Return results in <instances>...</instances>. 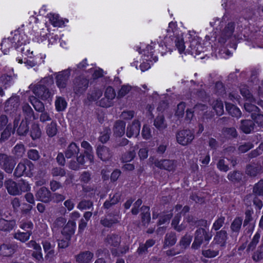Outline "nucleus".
<instances>
[{
  "instance_id": "54",
  "label": "nucleus",
  "mask_w": 263,
  "mask_h": 263,
  "mask_svg": "<svg viewBox=\"0 0 263 263\" xmlns=\"http://www.w3.org/2000/svg\"><path fill=\"white\" fill-rule=\"evenodd\" d=\"M133 88V87L128 84L122 85L118 92L117 97L120 98L124 97L128 94Z\"/></svg>"
},
{
  "instance_id": "24",
  "label": "nucleus",
  "mask_w": 263,
  "mask_h": 263,
  "mask_svg": "<svg viewBox=\"0 0 263 263\" xmlns=\"http://www.w3.org/2000/svg\"><path fill=\"white\" fill-rule=\"evenodd\" d=\"M16 226V221L14 219L7 220L4 218H0V230L8 232L12 230Z\"/></svg>"
},
{
  "instance_id": "30",
  "label": "nucleus",
  "mask_w": 263,
  "mask_h": 263,
  "mask_svg": "<svg viewBox=\"0 0 263 263\" xmlns=\"http://www.w3.org/2000/svg\"><path fill=\"white\" fill-rule=\"evenodd\" d=\"M119 220L117 217L114 216L111 217L110 214L108 215V217L102 218L100 220V223L104 227L110 228L114 224L118 223Z\"/></svg>"
},
{
  "instance_id": "56",
  "label": "nucleus",
  "mask_w": 263,
  "mask_h": 263,
  "mask_svg": "<svg viewBox=\"0 0 263 263\" xmlns=\"http://www.w3.org/2000/svg\"><path fill=\"white\" fill-rule=\"evenodd\" d=\"M244 108L246 111L251 113V115L259 111V108L256 105L249 103H245Z\"/></svg>"
},
{
  "instance_id": "17",
  "label": "nucleus",
  "mask_w": 263,
  "mask_h": 263,
  "mask_svg": "<svg viewBox=\"0 0 263 263\" xmlns=\"http://www.w3.org/2000/svg\"><path fill=\"white\" fill-rule=\"evenodd\" d=\"M35 197L37 200L47 203L51 200V192L47 188L42 187L37 191Z\"/></svg>"
},
{
  "instance_id": "59",
  "label": "nucleus",
  "mask_w": 263,
  "mask_h": 263,
  "mask_svg": "<svg viewBox=\"0 0 263 263\" xmlns=\"http://www.w3.org/2000/svg\"><path fill=\"white\" fill-rule=\"evenodd\" d=\"M66 219L62 217L57 218L52 224L53 229H58L62 227L64 224L66 223Z\"/></svg>"
},
{
  "instance_id": "5",
  "label": "nucleus",
  "mask_w": 263,
  "mask_h": 263,
  "mask_svg": "<svg viewBox=\"0 0 263 263\" xmlns=\"http://www.w3.org/2000/svg\"><path fill=\"white\" fill-rule=\"evenodd\" d=\"M70 73L71 69L68 68L54 74L55 84L61 91H62L66 88Z\"/></svg>"
},
{
  "instance_id": "46",
  "label": "nucleus",
  "mask_w": 263,
  "mask_h": 263,
  "mask_svg": "<svg viewBox=\"0 0 263 263\" xmlns=\"http://www.w3.org/2000/svg\"><path fill=\"white\" fill-rule=\"evenodd\" d=\"M212 107L218 116L222 115L224 112L223 105L221 101H214L212 103Z\"/></svg>"
},
{
  "instance_id": "15",
  "label": "nucleus",
  "mask_w": 263,
  "mask_h": 263,
  "mask_svg": "<svg viewBox=\"0 0 263 263\" xmlns=\"http://www.w3.org/2000/svg\"><path fill=\"white\" fill-rule=\"evenodd\" d=\"M4 185L9 194L13 196L20 195V191L18 187V183L12 179H9L6 180L4 182Z\"/></svg>"
},
{
  "instance_id": "10",
  "label": "nucleus",
  "mask_w": 263,
  "mask_h": 263,
  "mask_svg": "<svg viewBox=\"0 0 263 263\" xmlns=\"http://www.w3.org/2000/svg\"><path fill=\"white\" fill-rule=\"evenodd\" d=\"M235 29V23L234 22L229 23L224 29L221 31L218 41L220 43L224 44L230 39L233 34Z\"/></svg>"
},
{
  "instance_id": "13",
  "label": "nucleus",
  "mask_w": 263,
  "mask_h": 263,
  "mask_svg": "<svg viewBox=\"0 0 263 263\" xmlns=\"http://www.w3.org/2000/svg\"><path fill=\"white\" fill-rule=\"evenodd\" d=\"M97 154L102 161H108L111 159L112 153L110 149L104 145H99L97 148Z\"/></svg>"
},
{
  "instance_id": "42",
  "label": "nucleus",
  "mask_w": 263,
  "mask_h": 263,
  "mask_svg": "<svg viewBox=\"0 0 263 263\" xmlns=\"http://www.w3.org/2000/svg\"><path fill=\"white\" fill-rule=\"evenodd\" d=\"M46 134L50 137L55 136L58 132L57 124L55 121H52L47 125L46 127Z\"/></svg>"
},
{
  "instance_id": "4",
  "label": "nucleus",
  "mask_w": 263,
  "mask_h": 263,
  "mask_svg": "<svg viewBox=\"0 0 263 263\" xmlns=\"http://www.w3.org/2000/svg\"><path fill=\"white\" fill-rule=\"evenodd\" d=\"M16 164L13 156L6 153H0V167L7 174H11Z\"/></svg>"
},
{
  "instance_id": "43",
  "label": "nucleus",
  "mask_w": 263,
  "mask_h": 263,
  "mask_svg": "<svg viewBox=\"0 0 263 263\" xmlns=\"http://www.w3.org/2000/svg\"><path fill=\"white\" fill-rule=\"evenodd\" d=\"M141 209L142 211V221L144 225L147 224L151 220L150 213L149 212V208L146 206H142Z\"/></svg>"
},
{
  "instance_id": "53",
  "label": "nucleus",
  "mask_w": 263,
  "mask_h": 263,
  "mask_svg": "<svg viewBox=\"0 0 263 263\" xmlns=\"http://www.w3.org/2000/svg\"><path fill=\"white\" fill-rule=\"evenodd\" d=\"M27 156L29 160L36 161L40 159V154L37 150L30 149L27 152Z\"/></svg>"
},
{
  "instance_id": "18",
  "label": "nucleus",
  "mask_w": 263,
  "mask_h": 263,
  "mask_svg": "<svg viewBox=\"0 0 263 263\" xmlns=\"http://www.w3.org/2000/svg\"><path fill=\"white\" fill-rule=\"evenodd\" d=\"M140 129V123L138 120H135L132 124L128 125L126 130V136L128 138L139 135Z\"/></svg>"
},
{
  "instance_id": "41",
  "label": "nucleus",
  "mask_w": 263,
  "mask_h": 263,
  "mask_svg": "<svg viewBox=\"0 0 263 263\" xmlns=\"http://www.w3.org/2000/svg\"><path fill=\"white\" fill-rule=\"evenodd\" d=\"M32 234V232H17L13 234L15 239L20 240L22 242H25L29 240L30 236Z\"/></svg>"
},
{
  "instance_id": "57",
  "label": "nucleus",
  "mask_w": 263,
  "mask_h": 263,
  "mask_svg": "<svg viewBox=\"0 0 263 263\" xmlns=\"http://www.w3.org/2000/svg\"><path fill=\"white\" fill-rule=\"evenodd\" d=\"M217 168L221 171L227 172L229 170V167L227 161L223 158H220L217 164Z\"/></svg>"
},
{
  "instance_id": "28",
  "label": "nucleus",
  "mask_w": 263,
  "mask_h": 263,
  "mask_svg": "<svg viewBox=\"0 0 263 263\" xmlns=\"http://www.w3.org/2000/svg\"><path fill=\"white\" fill-rule=\"evenodd\" d=\"M79 146L74 142H71L65 151V157L68 159L74 157L79 153Z\"/></svg>"
},
{
  "instance_id": "35",
  "label": "nucleus",
  "mask_w": 263,
  "mask_h": 263,
  "mask_svg": "<svg viewBox=\"0 0 263 263\" xmlns=\"http://www.w3.org/2000/svg\"><path fill=\"white\" fill-rule=\"evenodd\" d=\"M226 108L228 113L232 117L239 118L241 116V111L234 105L229 103H226Z\"/></svg>"
},
{
  "instance_id": "6",
  "label": "nucleus",
  "mask_w": 263,
  "mask_h": 263,
  "mask_svg": "<svg viewBox=\"0 0 263 263\" xmlns=\"http://www.w3.org/2000/svg\"><path fill=\"white\" fill-rule=\"evenodd\" d=\"M177 142L181 145L186 146L192 142L195 138L194 132L188 129H182L176 134Z\"/></svg>"
},
{
  "instance_id": "14",
  "label": "nucleus",
  "mask_w": 263,
  "mask_h": 263,
  "mask_svg": "<svg viewBox=\"0 0 263 263\" xmlns=\"http://www.w3.org/2000/svg\"><path fill=\"white\" fill-rule=\"evenodd\" d=\"M243 219L241 217H237L234 218L230 225L231 236L236 237L239 233Z\"/></svg>"
},
{
  "instance_id": "1",
  "label": "nucleus",
  "mask_w": 263,
  "mask_h": 263,
  "mask_svg": "<svg viewBox=\"0 0 263 263\" xmlns=\"http://www.w3.org/2000/svg\"><path fill=\"white\" fill-rule=\"evenodd\" d=\"M29 88L35 98L43 101H51L53 93L45 85L37 83L34 85H31Z\"/></svg>"
},
{
  "instance_id": "32",
  "label": "nucleus",
  "mask_w": 263,
  "mask_h": 263,
  "mask_svg": "<svg viewBox=\"0 0 263 263\" xmlns=\"http://www.w3.org/2000/svg\"><path fill=\"white\" fill-rule=\"evenodd\" d=\"M15 246L3 244L0 247V254L4 256H10L15 252Z\"/></svg>"
},
{
  "instance_id": "26",
  "label": "nucleus",
  "mask_w": 263,
  "mask_h": 263,
  "mask_svg": "<svg viewBox=\"0 0 263 263\" xmlns=\"http://www.w3.org/2000/svg\"><path fill=\"white\" fill-rule=\"evenodd\" d=\"M126 123L121 120L117 121L114 125L113 132L114 134L116 137H121L125 133Z\"/></svg>"
},
{
  "instance_id": "61",
  "label": "nucleus",
  "mask_w": 263,
  "mask_h": 263,
  "mask_svg": "<svg viewBox=\"0 0 263 263\" xmlns=\"http://www.w3.org/2000/svg\"><path fill=\"white\" fill-rule=\"evenodd\" d=\"M49 20L51 23L55 27H60L63 24L62 21L59 19V16L57 14H49Z\"/></svg>"
},
{
  "instance_id": "48",
  "label": "nucleus",
  "mask_w": 263,
  "mask_h": 263,
  "mask_svg": "<svg viewBox=\"0 0 263 263\" xmlns=\"http://www.w3.org/2000/svg\"><path fill=\"white\" fill-rule=\"evenodd\" d=\"M12 81V78L11 76L4 74L0 76V84H2L5 89H7Z\"/></svg>"
},
{
  "instance_id": "60",
  "label": "nucleus",
  "mask_w": 263,
  "mask_h": 263,
  "mask_svg": "<svg viewBox=\"0 0 263 263\" xmlns=\"http://www.w3.org/2000/svg\"><path fill=\"white\" fill-rule=\"evenodd\" d=\"M20 227L26 232L31 231L33 228V224L30 221H21L20 222Z\"/></svg>"
},
{
  "instance_id": "64",
  "label": "nucleus",
  "mask_w": 263,
  "mask_h": 263,
  "mask_svg": "<svg viewBox=\"0 0 263 263\" xmlns=\"http://www.w3.org/2000/svg\"><path fill=\"white\" fill-rule=\"evenodd\" d=\"M116 95L114 89L110 86L107 87L104 93V96L112 101L115 99Z\"/></svg>"
},
{
  "instance_id": "38",
  "label": "nucleus",
  "mask_w": 263,
  "mask_h": 263,
  "mask_svg": "<svg viewBox=\"0 0 263 263\" xmlns=\"http://www.w3.org/2000/svg\"><path fill=\"white\" fill-rule=\"evenodd\" d=\"M222 135L228 139L236 138L238 136V133L234 127H224L222 129Z\"/></svg>"
},
{
  "instance_id": "16",
  "label": "nucleus",
  "mask_w": 263,
  "mask_h": 263,
  "mask_svg": "<svg viewBox=\"0 0 263 263\" xmlns=\"http://www.w3.org/2000/svg\"><path fill=\"white\" fill-rule=\"evenodd\" d=\"M76 227V222L73 221H68L63 228L61 233L65 238L71 239V236L74 234Z\"/></svg>"
},
{
  "instance_id": "7",
  "label": "nucleus",
  "mask_w": 263,
  "mask_h": 263,
  "mask_svg": "<svg viewBox=\"0 0 263 263\" xmlns=\"http://www.w3.org/2000/svg\"><path fill=\"white\" fill-rule=\"evenodd\" d=\"M154 164L160 169L174 172L177 167V161L171 159L156 160L154 162Z\"/></svg>"
},
{
  "instance_id": "2",
  "label": "nucleus",
  "mask_w": 263,
  "mask_h": 263,
  "mask_svg": "<svg viewBox=\"0 0 263 263\" xmlns=\"http://www.w3.org/2000/svg\"><path fill=\"white\" fill-rule=\"evenodd\" d=\"M34 167V164L30 160L26 159L17 164L14 170L13 175L16 178H20L24 175L31 177L33 175L32 171Z\"/></svg>"
},
{
  "instance_id": "22",
  "label": "nucleus",
  "mask_w": 263,
  "mask_h": 263,
  "mask_svg": "<svg viewBox=\"0 0 263 263\" xmlns=\"http://www.w3.org/2000/svg\"><path fill=\"white\" fill-rule=\"evenodd\" d=\"M192 240V236L187 233L180 238L177 246L182 253L190 246Z\"/></svg>"
},
{
  "instance_id": "11",
  "label": "nucleus",
  "mask_w": 263,
  "mask_h": 263,
  "mask_svg": "<svg viewBox=\"0 0 263 263\" xmlns=\"http://www.w3.org/2000/svg\"><path fill=\"white\" fill-rule=\"evenodd\" d=\"M20 105V98L17 96H12L8 99L5 104V110L7 112L16 111Z\"/></svg>"
},
{
  "instance_id": "3",
  "label": "nucleus",
  "mask_w": 263,
  "mask_h": 263,
  "mask_svg": "<svg viewBox=\"0 0 263 263\" xmlns=\"http://www.w3.org/2000/svg\"><path fill=\"white\" fill-rule=\"evenodd\" d=\"M212 237V235L205 229L202 228L197 229L194 233V239L191 248L193 250L199 249L204 241L208 243Z\"/></svg>"
},
{
  "instance_id": "40",
  "label": "nucleus",
  "mask_w": 263,
  "mask_h": 263,
  "mask_svg": "<svg viewBox=\"0 0 263 263\" xmlns=\"http://www.w3.org/2000/svg\"><path fill=\"white\" fill-rule=\"evenodd\" d=\"M42 134L41 130L39 124L34 123L32 124L30 129V136L33 140L39 139L41 137Z\"/></svg>"
},
{
  "instance_id": "23",
  "label": "nucleus",
  "mask_w": 263,
  "mask_h": 263,
  "mask_svg": "<svg viewBox=\"0 0 263 263\" xmlns=\"http://www.w3.org/2000/svg\"><path fill=\"white\" fill-rule=\"evenodd\" d=\"M177 240V236L175 232H170L167 233L164 239L163 248L173 246L176 243Z\"/></svg>"
},
{
  "instance_id": "58",
  "label": "nucleus",
  "mask_w": 263,
  "mask_h": 263,
  "mask_svg": "<svg viewBox=\"0 0 263 263\" xmlns=\"http://www.w3.org/2000/svg\"><path fill=\"white\" fill-rule=\"evenodd\" d=\"M51 174L53 177H63L66 175V171L63 168L55 167L51 170Z\"/></svg>"
},
{
  "instance_id": "39",
  "label": "nucleus",
  "mask_w": 263,
  "mask_h": 263,
  "mask_svg": "<svg viewBox=\"0 0 263 263\" xmlns=\"http://www.w3.org/2000/svg\"><path fill=\"white\" fill-rule=\"evenodd\" d=\"M260 237V234L257 232L253 237L251 241L248 245L246 251L249 253L254 250L258 243L259 242V239Z\"/></svg>"
},
{
  "instance_id": "33",
  "label": "nucleus",
  "mask_w": 263,
  "mask_h": 263,
  "mask_svg": "<svg viewBox=\"0 0 263 263\" xmlns=\"http://www.w3.org/2000/svg\"><path fill=\"white\" fill-rule=\"evenodd\" d=\"M154 125L160 131H162L167 127V123L163 115L158 116L154 120Z\"/></svg>"
},
{
  "instance_id": "62",
  "label": "nucleus",
  "mask_w": 263,
  "mask_h": 263,
  "mask_svg": "<svg viewBox=\"0 0 263 263\" xmlns=\"http://www.w3.org/2000/svg\"><path fill=\"white\" fill-rule=\"evenodd\" d=\"M18 190L20 191V195L22 192H27L30 190V186L27 182L24 180H21L18 183Z\"/></svg>"
},
{
  "instance_id": "36",
  "label": "nucleus",
  "mask_w": 263,
  "mask_h": 263,
  "mask_svg": "<svg viewBox=\"0 0 263 263\" xmlns=\"http://www.w3.org/2000/svg\"><path fill=\"white\" fill-rule=\"evenodd\" d=\"M22 110L24 115L25 116V119L28 120V119L33 118V119H35L34 116V112L31 107L27 103H24L22 106Z\"/></svg>"
},
{
  "instance_id": "51",
  "label": "nucleus",
  "mask_w": 263,
  "mask_h": 263,
  "mask_svg": "<svg viewBox=\"0 0 263 263\" xmlns=\"http://www.w3.org/2000/svg\"><path fill=\"white\" fill-rule=\"evenodd\" d=\"M11 129L12 127L10 124L7 125L1 133L0 142H4L9 139L11 136Z\"/></svg>"
},
{
  "instance_id": "9",
  "label": "nucleus",
  "mask_w": 263,
  "mask_h": 263,
  "mask_svg": "<svg viewBox=\"0 0 263 263\" xmlns=\"http://www.w3.org/2000/svg\"><path fill=\"white\" fill-rule=\"evenodd\" d=\"M88 80L82 77H79L74 79L73 90L78 95L84 93L88 87Z\"/></svg>"
},
{
  "instance_id": "47",
  "label": "nucleus",
  "mask_w": 263,
  "mask_h": 263,
  "mask_svg": "<svg viewBox=\"0 0 263 263\" xmlns=\"http://www.w3.org/2000/svg\"><path fill=\"white\" fill-rule=\"evenodd\" d=\"M102 90L95 88L90 93L87 95V99L89 101H96L99 99L102 95Z\"/></svg>"
},
{
  "instance_id": "25",
  "label": "nucleus",
  "mask_w": 263,
  "mask_h": 263,
  "mask_svg": "<svg viewBox=\"0 0 263 263\" xmlns=\"http://www.w3.org/2000/svg\"><path fill=\"white\" fill-rule=\"evenodd\" d=\"M105 242L110 246L118 247L121 242V237L116 234L112 233L107 235Z\"/></svg>"
},
{
  "instance_id": "19",
  "label": "nucleus",
  "mask_w": 263,
  "mask_h": 263,
  "mask_svg": "<svg viewBox=\"0 0 263 263\" xmlns=\"http://www.w3.org/2000/svg\"><path fill=\"white\" fill-rule=\"evenodd\" d=\"M228 239L227 232L224 230L217 231L214 237L213 241L216 244L219 245L220 247H225Z\"/></svg>"
},
{
  "instance_id": "12",
  "label": "nucleus",
  "mask_w": 263,
  "mask_h": 263,
  "mask_svg": "<svg viewBox=\"0 0 263 263\" xmlns=\"http://www.w3.org/2000/svg\"><path fill=\"white\" fill-rule=\"evenodd\" d=\"M263 173V166L259 163L248 164L246 166V174L251 177H255Z\"/></svg>"
},
{
  "instance_id": "21",
  "label": "nucleus",
  "mask_w": 263,
  "mask_h": 263,
  "mask_svg": "<svg viewBox=\"0 0 263 263\" xmlns=\"http://www.w3.org/2000/svg\"><path fill=\"white\" fill-rule=\"evenodd\" d=\"M255 124L251 120H242L240 121L239 128L244 133L248 134L254 129Z\"/></svg>"
},
{
  "instance_id": "49",
  "label": "nucleus",
  "mask_w": 263,
  "mask_h": 263,
  "mask_svg": "<svg viewBox=\"0 0 263 263\" xmlns=\"http://www.w3.org/2000/svg\"><path fill=\"white\" fill-rule=\"evenodd\" d=\"M136 152L134 148H131L128 152L122 155L121 160L123 162H127L132 161L135 157Z\"/></svg>"
},
{
  "instance_id": "55",
  "label": "nucleus",
  "mask_w": 263,
  "mask_h": 263,
  "mask_svg": "<svg viewBox=\"0 0 263 263\" xmlns=\"http://www.w3.org/2000/svg\"><path fill=\"white\" fill-rule=\"evenodd\" d=\"M225 217L221 216L216 219L213 224L212 229L215 231H218L221 228L225 221Z\"/></svg>"
},
{
  "instance_id": "29",
  "label": "nucleus",
  "mask_w": 263,
  "mask_h": 263,
  "mask_svg": "<svg viewBox=\"0 0 263 263\" xmlns=\"http://www.w3.org/2000/svg\"><path fill=\"white\" fill-rule=\"evenodd\" d=\"M121 194L119 192L116 193L112 197L110 195L109 200H107L103 204V208L105 209H108L113 205L118 203L121 199Z\"/></svg>"
},
{
  "instance_id": "31",
  "label": "nucleus",
  "mask_w": 263,
  "mask_h": 263,
  "mask_svg": "<svg viewBox=\"0 0 263 263\" xmlns=\"http://www.w3.org/2000/svg\"><path fill=\"white\" fill-rule=\"evenodd\" d=\"M25 148L23 144H17L11 151L12 156L14 159H20L23 157L25 154Z\"/></svg>"
},
{
  "instance_id": "8",
  "label": "nucleus",
  "mask_w": 263,
  "mask_h": 263,
  "mask_svg": "<svg viewBox=\"0 0 263 263\" xmlns=\"http://www.w3.org/2000/svg\"><path fill=\"white\" fill-rule=\"evenodd\" d=\"M20 116L16 117L13 121V130H16L20 136H25L29 130V122L26 119H23L20 122Z\"/></svg>"
},
{
  "instance_id": "50",
  "label": "nucleus",
  "mask_w": 263,
  "mask_h": 263,
  "mask_svg": "<svg viewBox=\"0 0 263 263\" xmlns=\"http://www.w3.org/2000/svg\"><path fill=\"white\" fill-rule=\"evenodd\" d=\"M253 120L259 126L263 127V113L261 112L259 109L258 112L254 113V114L251 115Z\"/></svg>"
},
{
  "instance_id": "34",
  "label": "nucleus",
  "mask_w": 263,
  "mask_h": 263,
  "mask_svg": "<svg viewBox=\"0 0 263 263\" xmlns=\"http://www.w3.org/2000/svg\"><path fill=\"white\" fill-rule=\"evenodd\" d=\"M17 43L12 42L10 37L7 39H4L1 43V49L4 54H7L10 48L12 47H16Z\"/></svg>"
},
{
  "instance_id": "63",
  "label": "nucleus",
  "mask_w": 263,
  "mask_h": 263,
  "mask_svg": "<svg viewBox=\"0 0 263 263\" xmlns=\"http://www.w3.org/2000/svg\"><path fill=\"white\" fill-rule=\"evenodd\" d=\"M175 45L180 53H182L185 49V45L183 39L177 37L175 41Z\"/></svg>"
},
{
  "instance_id": "20",
  "label": "nucleus",
  "mask_w": 263,
  "mask_h": 263,
  "mask_svg": "<svg viewBox=\"0 0 263 263\" xmlns=\"http://www.w3.org/2000/svg\"><path fill=\"white\" fill-rule=\"evenodd\" d=\"M93 257V254L89 251H85L80 252L75 256L76 261L79 263H89Z\"/></svg>"
},
{
  "instance_id": "44",
  "label": "nucleus",
  "mask_w": 263,
  "mask_h": 263,
  "mask_svg": "<svg viewBox=\"0 0 263 263\" xmlns=\"http://www.w3.org/2000/svg\"><path fill=\"white\" fill-rule=\"evenodd\" d=\"M55 106L58 111L64 110L67 106V102L65 99L62 97H57Z\"/></svg>"
},
{
  "instance_id": "52",
  "label": "nucleus",
  "mask_w": 263,
  "mask_h": 263,
  "mask_svg": "<svg viewBox=\"0 0 263 263\" xmlns=\"http://www.w3.org/2000/svg\"><path fill=\"white\" fill-rule=\"evenodd\" d=\"M93 206L92 201L89 200L83 199L81 200L78 204L77 208L81 210L90 209Z\"/></svg>"
},
{
  "instance_id": "37",
  "label": "nucleus",
  "mask_w": 263,
  "mask_h": 263,
  "mask_svg": "<svg viewBox=\"0 0 263 263\" xmlns=\"http://www.w3.org/2000/svg\"><path fill=\"white\" fill-rule=\"evenodd\" d=\"M242 174L238 171H234L230 172L227 178L231 182L236 183L239 182L242 179Z\"/></svg>"
},
{
  "instance_id": "45",
  "label": "nucleus",
  "mask_w": 263,
  "mask_h": 263,
  "mask_svg": "<svg viewBox=\"0 0 263 263\" xmlns=\"http://www.w3.org/2000/svg\"><path fill=\"white\" fill-rule=\"evenodd\" d=\"M252 259L255 261H258L263 259V238H262L261 244L254 252Z\"/></svg>"
},
{
  "instance_id": "27",
  "label": "nucleus",
  "mask_w": 263,
  "mask_h": 263,
  "mask_svg": "<svg viewBox=\"0 0 263 263\" xmlns=\"http://www.w3.org/2000/svg\"><path fill=\"white\" fill-rule=\"evenodd\" d=\"M28 100L36 111L41 112L45 109L44 104L37 98L31 96L29 97Z\"/></svg>"
}]
</instances>
